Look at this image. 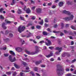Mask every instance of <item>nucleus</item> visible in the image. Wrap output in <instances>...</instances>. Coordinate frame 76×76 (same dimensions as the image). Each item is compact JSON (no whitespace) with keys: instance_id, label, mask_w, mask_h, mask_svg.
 Masks as SVG:
<instances>
[{"instance_id":"35","label":"nucleus","mask_w":76,"mask_h":76,"mask_svg":"<svg viewBox=\"0 0 76 76\" xmlns=\"http://www.w3.org/2000/svg\"><path fill=\"white\" fill-rule=\"evenodd\" d=\"M76 61V59H75L74 60H72V61L71 63H74V62H75V61Z\"/></svg>"},{"instance_id":"51","label":"nucleus","mask_w":76,"mask_h":76,"mask_svg":"<svg viewBox=\"0 0 76 76\" xmlns=\"http://www.w3.org/2000/svg\"><path fill=\"white\" fill-rule=\"evenodd\" d=\"M50 60L51 61H53L54 60V59L53 58H51Z\"/></svg>"},{"instance_id":"24","label":"nucleus","mask_w":76,"mask_h":76,"mask_svg":"<svg viewBox=\"0 0 76 76\" xmlns=\"http://www.w3.org/2000/svg\"><path fill=\"white\" fill-rule=\"evenodd\" d=\"M45 22H46V23H48V18H45Z\"/></svg>"},{"instance_id":"37","label":"nucleus","mask_w":76,"mask_h":76,"mask_svg":"<svg viewBox=\"0 0 76 76\" xmlns=\"http://www.w3.org/2000/svg\"><path fill=\"white\" fill-rule=\"evenodd\" d=\"M4 41H9V39L7 38L4 39Z\"/></svg>"},{"instance_id":"21","label":"nucleus","mask_w":76,"mask_h":76,"mask_svg":"<svg viewBox=\"0 0 76 76\" xmlns=\"http://www.w3.org/2000/svg\"><path fill=\"white\" fill-rule=\"evenodd\" d=\"M25 51L26 53H27V54H30L31 55V52H30L29 51L27 50H25Z\"/></svg>"},{"instance_id":"1","label":"nucleus","mask_w":76,"mask_h":76,"mask_svg":"<svg viewBox=\"0 0 76 76\" xmlns=\"http://www.w3.org/2000/svg\"><path fill=\"white\" fill-rule=\"evenodd\" d=\"M61 66L59 65H57V68L56 69V72L57 75L58 76H62L63 75V74L61 72L62 71L64 70V69L61 68Z\"/></svg>"},{"instance_id":"14","label":"nucleus","mask_w":76,"mask_h":76,"mask_svg":"<svg viewBox=\"0 0 76 76\" xmlns=\"http://www.w3.org/2000/svg\"><path fill=\"white\" fill-rule=\"evenodd\" d=\"M26 12L27 13H30L31 10H30L29 8H28L26 10Z\"/></svg>"},{"instance_id":"32","label":"nucleus","mask_w":76,"mask_h":76,"mask_svg":"<svg viewBox=\"0 0 76 76\" xmlns=\"http://www.w3.org/2000/svg\"><path fill=\"white\" fill-rule=\"evenodd\" d=\"M4 10V9L3 8H1L0 9V12L1 13H2V12Z\"/></svg>"},{"instance_id":"20","label":"nucleus","mask_w":76,"mask_h":76,"mask_svg":"<svg viewBox=\"0 0 76 76\" xmlns=\"http://www.w3.org/2000/svg\"><path fill=\"white\" fill-rule=\"evenodd\" d=\"M14 66H15V67L17 69H19V68L20 67V66H18V65L16 64H14Z\"/></svg>"},{"instance_id":"47","label":"nucleus","mask_w":76,"mask_h":76,"mask_svg":"<svg viewBox=\"0 0 76 76\" xmlns=\"http://www.w3.org/2000/svg\"><path fill=\"white\" fill-rule=\"evenodd\" d=\"M41 67H45V65H41Z\"/></svg>"},{"instance_id":"9","label":"nucleus","mask_w":76,"mask_h":76,"mask_svg":"<svg viewBox=\"0 0 76 76\" xmlns=\"http://www.w3.org/2000/svg\"><path fill=\"white\" fill-rule=\"evenodd\" d=\"M63 13H65V14H66V15H70V13L69 11H67L65 10H64L63 11Z\"/></svg>"},{"instance_id":"30","label":"nucleus","mask_w":76,"mask_h":76,"mask_svg":"<svg viewBox=\"0 0 76 76\" xmlns=\"http://www.w3.org/2000/svg\"><path fill=\"white\" fill-rule=\"evenodd\" d=\"M20 76H24L25 74L21 72L20 73Z\"/></svg>"},{"instance_id":"25","label":"nucleus","mask_w":76,"mask_h":76,"mask_svg":"<svg viewBox=\"0 0 76 76\" xmlns=\"http://www.w3.org/2000/svg\"><path fill=\"white\" fill-rule=\"evenodd\" d=\"M6 73L7 74V75H10L11 74L12 72H7Z\"/></svg>"},{"instance_id":"64","label":"nucleus","mask_w":76,"mask_h":76,"mask_svg":"<svg viewBox=\"0 0 76 76\" xmlns=\"http://www.w3.org/2000/svg\"><path fill=\"white\" fill-rule=\"evenodd\" d=\"M52 8L53 9H54V8H56V6L53 5V6H52Z\"/></svg>"},{"instance_id":"16","label":"nucleus","mask_w":76,"mask_h":76,"mask_svg":"<svg viewBox=\"0 0 76 76\" xmlns=\"http://www.w3.org/2000/svg\"><path fill=\"white\" fill-rule=\"evenodd\" d=\"M41 63H42V61H37L36 62V64L37 65Z\"/></svg>"},{"instance_id":"4","label":"nucleus","mask_w":76,"mask_h":76,"mask_svg":"<svg viewBox=\"0 0 76 76\" xmlns=\"http://www.w3.org/2000/svg\"><path fill=\"white\" fill-rule=\"evenodd\" d=\"M56 48V50H58L59 51V53L58 52H57L55 54L56 55H59V54H60V53L61 51V50H62V48L57 47Z\"/></svg>"},{"instance_id":"34","label":"nucleus","mask_w":76,"mask_h":76,"mask_svg":"<svg viewBox=\"0 0 76 76\" xmlns=\"http://www.w3.org/2000/svg\"><path fill=\"white\" fill-rule=\"evenodd\" d=\"M71 28L73 29H74V30H76V28H75V27L73 26H71Z\"/></svg>"},{"instance_id":"38","label":"nucleus","mask_w":76,"mask_h":76,"mask_svg":"<svg viewBox=\"0 0 76 76\" xmlns=\"http://www.w3.org/2000/svg\"><path fill=\"white\" fill-rule=\"evenodd\" d=\"M30 73H31V74L32 75V76H35V75H34V72H30Z\"/></svg>"},{"instance_id":"27","label":"nucleus","mask_w":76,"mask_h":76,"mask_svg":"<svg viewBox=\"0 0 76 76\" xmlns=\"http://www.w3.org/2000/svg\"><path fill=\"white\" fill-rule=\"evenodd\" d=\"M0 19H4V17H3V15H1L0 16Z\"/></svg>"},{"instance_id":"31","label":"nucleus","mask_w":76,"mask_h":76,"mask_svg":"<svg viewBox=\"0 0 76 76\" xmlns=\"http://www.w3.org/2000/svg\"><path fill=\"white\" fill-rule=\"evenodd\" d=\"M16 72H14L12 74V76H15L16 75Z\"/></svg>"},{"instance_id":"59","label":"nucleus","mask_w":76,"mask_h":76,"mask_svg":"<svg viewBox=\"0 0 76 76\" xmlns=\"http://www.w3.org/2000/svg\"><path fill=\"white\" fill-rule=\"evenodd\" d=\"M48 6H51L52 4V3H49L48 4Z\"/></svg>"},{"instance_id":"10","label":"nucleus","mask_w":76,"mask_h":76,"mask_svg":"<svg viewBox=\"0 0 76 76\" xmlns=\"http://www.w3.org/2000/svg\"><path fill=\"white\" fill-rule=\"evenodd\" d=\"M53 56V53L51 52H50V54L48 55H47L46 56V57H47L48 58H49V57H51Z\"/></svg>"},{"instance_id":"43","label":"nucleus","mask_w":76,"mask_h":76,"mask_svg":"<svg viewBox=\"0 0 76 76\" xmlns=\"http://www.w3.org/2000/svg\"><path fill=\"white\" fill-rule=\"evenodd\" d=\"M53 27L54 28H56L57 27V25L55 24L53 26Z\"/></svg>"},{"instance_id":"52","label":"nucleus","mask_w":76,"mask_h":76,"mask_svg":"<svg viewBox=\"0 0 76 76\" xmlns=\"http://www.w3.org/2000/svg\"><path fill=\"white\" fill-rule=\"evenodd\" d=\"M66 76H72V74H66Z\"/></svg>"},{"instance_id":"58","label":"nucleus","mask_w":76,"mask_h":76,"mask_svg":"<svg viewBox=\"0 0 76 76\" xmlns=\"http://www.w3.org/2000/svg\"><path fill=\"white\" fill-rule=\"evenodd\" d=\"M26 61H27V62H29V59L27 58H25Z\"/></svg>"},{"instance_id":"33","label":"nucleus","mask_w":76,"mask_h":76,"mask_svg":"<svg viewBox=\"0 0 76 76\" xmlns=\"http://www.w3.org/2000/svg\"><path fill=\"white\" fill-rule=\"evenodd\" d=\"M44 22L43 21V20H42L41 21V22H40L39 23V24H40V25H42L43 24V23Z\"/></svg>"},{"instance_id":"40","label":"nucleus","mask_w":76,"mask_h":76,"mask_svg":"<svg viewBox=\"0 0 76 76\" xmlns=\"http://www.w3.org/2000/svg\"><path fill=\"white\" fill-rule=\"evenodd\" d=\"M49 48L50 50H53L54 48V47H49Z\"/></svg>"},{"instance_id":"56","label":"nucleus","mask_w":76,"mask_h":76,"mask_svg":"<svg viewBox=\"0 0 76 76\" xmlns=\"http://www.w3.org/2000/svg\"><path fill=\"white\" fill-rule=\"evenodd\" d=\"M47 30L48 31H49L50 32H51V31L50 29L48 28Z\"/></svg>"},{"instance_id":"3","label":"nucleus","mask_w":76,"mask_h":76,"mask_svg":"<svg viewBox=\"0 0 76 76\" xmlns=\"http://www.w3.org/2000/svg\"><path fill=\"white\" fill-rule=\"evenodd\" d=\"M73 18H74L73 15H71L69 17L65 18V20L66 21H69V20H72Z\"/></svg>"},{"instance_id":"41","label":"nucleus","mask_w":76,"mask_h":76,"mask_svg":"<svg viewBox=\"0 0 76 76\" xmlns=\"http://www.w3.org/2000/svg\"><path fill=\"white\" fill-rule=\"evenodd\" d=\"M33 25V23H29L28 24V26H32Z\"/></svg>"},{"instance_id":"5","label":"nucleus","mask_w":76,"mask_h":76,"mask_svg":"<svg viewBox=\"0 0 76 76\" xmlns=\"http://www.w3.org/2000/svg\"><path fill=\"white\" fill-rule=\"evenodd\" d=\"M9 58L10 61H11V62H14V61H15V60H16L15 57L13 59H12V56L11 55L9 56Z\"/></svg>"},{"instance_id":"13","label":"nucleus","mask_w":76,"mask_h":76,"mask_svg":"<svg viewBox=\"0 0 76 76\" xmlns=\"http://www.w3.org/2000/svg\"><path fill=\"white\" fill-rule=\"evenodd\" d=\"M10 53L12 56H15V52H14L13 51L10 50Z\"/></svg>"},{"instance_id":"22","label":"nucleus","mask_w":76,"mask_h":76,"mask_svg":"<svg viewBox=\"0 0 76 76\" xmlns=\"http://www.w3.org/2000/svg\"><path fill=\"white\" fill-rule=\"evenodd\" d=\"M20 19H21V20H25V18H24L22 16H20Z\"/></svg>"},{"instance_id":"7","label":"nucleus","mask_w":76,"mask_h":76,"mask_svg":"<svg viewBox=\"0 0 76 76\" xmlns=\"http://www.w3.org/2000/svg\"><path fill=\"white\" fill-rule=\"evenodd\" d=\"M36 12L37 13H39V14L42 13V9L41 8H38L37 9Z\"/></svg>"},{"instance_id":"60","label":"nucleus","mask_w":76,"mask_h":76,"mask_svg":"<svg viewBox=\"0 0 76 76\" xmlns=\"http://www.w3.org/2000/svg\"><path fill=\"white\" fill-rule=\"evenodd\" d=\"M36 74L37 75V76H41L38 73H36Z\"/></svg>"},{"instance_id":"28","label":"nucleus","mask_w":76,"mask_h":76,"mask_svg":"<svg viewBox=\"0 0 76 76\" xmlns=\"http://www.w3.org/2000/svg\"><path fill=\"white\" fill-rule=\"evenodd\" d=\"M41 27V26H36V28L37 29H40Z\"/></svg>"},{"instance_id":"42","label":"nucleus","mask_w":76,"mask_h":76,"mask_svg":"<svg viewBox=\"0 0 76 76\" xmlns=\"http://www.w3.org/2000/svg\"><path fill=\"white\" fill-rule=\"evenodd\" d=\"M39 43L40 44H42L43 43H44V40L42 41H40L39 42Z\"/></svg>"},{"instance_id":"26","label":"nucleus","mask_w":76,"mask_h":76,"mask_svg":"<svg viewBox=\"0 0 76 76\" xmlns=\"http://www.w3.org/2000/svg\"><path fill=\"white\" fill-rule=\"evenodd\" d=\"M36 54L35 52H31L30 55H34V54Z\"/></svg>"},{"instance_id":"54","label":"nucleus","mask_w":76,"mask_h":76,"mask_svg":"<svg viewBox=\"0 0 76 76\" xmlns=\"http://www.w3.org/2000/svg\"><path fill=\"white\" fill-rule=\"evenodd\" d=\"M22 64H23V65H24V66H25V65H26V63H25L24 62H23V61L22 62Z\"/></svg>"},{"instance_id":"49","label":"nucleus","mask_w":76,"mask_h":76,"mask_svg":"<svg viewBox=\"0 0 76 76\" xmlns=\"http://www.w3.org/2000/svg\"><path fill=\"white\" fill-rule=\"evenodd\" d=\"M9 36L10 37H13V34H12V33H10L9 34Z\"/></svg>"},{"instance_id":"2","label":"nucleus","mask_w":76,"mask_h":76,"mask_svg":"<svg viewBox=\"0 0 76 76\" xmlns=\"http://www.w3.org/2000/svg\"><path fill=\"white\" fill-rule=\"evenodd\" d=\"M25 27L20 26L18 28V31L20 33H21L22 32H23L25 30Z\"/></svg>"},{"instance_id":"57","label":"nucleus","mask_w":76,"mask_h":76,"mask_svg":"<svg viewBox=\"0 0 76 76\" xmlns=\"http://www.w3.org/2000/svg\"><path fill=\"white\" fill-rule=\"evenodd\" d=\"M45 25L46 27H47V26H48V24H47L46 23H45Z\"/></svg>"},{"instance_id":"6","label":"nucleus","mask_w":76,"mask_h":76,"mask_svg":"<svg viewBox=\"0 0 76 76\" xmlns=\"http://www.w3.org/2000/svg\"><path fill=\"white\" fill-rule=\"evenodd\" d=\"M45 40L47 41L48 43L47 42H45L46 44V45H47L48 46L49 45H51V41L48 40V39H45Z\"/></svg>"},{"instance_id":"62","label":"nucleus","mask_w":76,"mask_h":76,"mask_svg":"<svg viewBox=\"0 0 76 76\" xmlns=\"http://www.w3.org/2000/svg\"><path fill=\"white\" fill-rule=\"evenodd\" d=\"M73 44H74V42H73V41H72L71 42V45H73Z\"/></svg>"},{"instance_id":"46","label":"nucleus","mask_w":76,"mask_h":76,"mask_svg":"<svg viewBox=\"0 0 76 76\" xmlns=\"http://www.w3.org/2000/svg\"><path fill=\"white\" fill-rule=\"evenodd\" d=\"M32 35V34L31 33H29V34L28 35V36H27V37L28 38V37H31Z\"/></svg>"},{"instance_id":"45","label":"nucleus","mask_w":76,"mask_h":76,"mask_svg":"<svg viewBox=\"0 0 76 76\" xmlns=\"http://www.w3.org/2000/svg\"><path fill=\"white\" fill-rule=\"evenodd\" d=\"M39 52V50H38V49H36V51L35 52L37 54V53H38Z\"/></svg>"},{"instance_id":"44","label":"nucleus","mask_w":76,"mask_h":76,"mask_svg":"<svg viewBox=\"0 0 76 76\" xmlns=\"http://www.w3.org/2000/svg\"><path fill=\"white\" fill-rule=\"evenodd\" d=\"M31 19L32 20H35V16H33L31 18Z\"/></svg>"},{"instance_id":"29","label":"nucleus","mask_w":76,"mask_h":76,"mask_svg":"<svg viewBox=\"0 0 76 76\" xmlns=\"http://www.w3.org/2000/svg\"><path fill=\"white\" fill-rule=\"evenodd\" d=\"M36 38L37 39H39L41 38V37L39 36H38L36 37Z\"/></svg>"},{"instance_id":"48","label":"nucleus","mask_w":76,"mask_h":76,"mask_svg":"<svg viewBox=\"0 0 76 76\" xmlns=\"http://www.w3.org/2000/svg\"><path fill=\"white\" fill-rule=\"evenodd\" d=\"M64 32L65 33V34H67L68 33V31L65 30L64 31Z\"/></svg>"},{"instance_id":"61","label":"nucleus","mask_w":76,"mask_h":76,"mask_svg":"<svg viewBox=\"0 0 76 76\" xmlns=\"http://www.w3.org/2000/svg\"><path fill=\"white\" fill-rule=\"evenodd\" d=\"M31 3H33V4H34V1L32 0H31Z\"/></svg>"},{"instance_id":"19","label":"nucleus","mask_w":76,"mask_h":76,"mask_svg":"<svg viewBox=\"0 0 76 76\" xmlns=\"http://www.w3.org/2000/svg\"><path fill=\"white\" fill-rule=\"evenodd\" d=\"M5 23L6 24H10L11 23V22L9 21H8L7 20H5Z\"/></svg>"},{"instance_id":"12","label":"nucleus","mask_w":76,"mask_h":76,"mask_svg":"<svg viewBox=\"0 0 76 76\" xmlns=\"http://www.w3.org/2000/svg\"><path fill=\"white\" fill-rule=\"evenodd\" d=\"M42 34L43 35L47 36L48 35V33L47 31H44L42 32Z\"/></svg>"},{"instance_id":"18","label":"nucleus","mask_w":76,"mask_h":76,"mask_svg":"<svg viewBox=\"0 0 76 76\" xmlns=\"http://www.w3.org/2000/svg\"><path fill=\"white\" fill-rule=\"evenodd\" d=\"M63 2H60L59 4V6L61 7V6H63Z\"/></svg>"},{"instance_id":"50","label":"nucleus","mask_w":76,"mask_h":76,"mask_svg":"<svg viewBox=\"0 0 76 76\" xmlns=\"http://www.w3.org/2000/svg\"><path fill=\"white\" fill-rule=\"evenodd\" d=\"M8 33H9V31H8V30H7L5 32L6 35H7Z\"/></svg>"},{"instance_id":"36","label":"nucleus","mask_w":76,"mask_h":76,"mask_svg":"<svg viewBox=\"0 0 76 76\" xmlns=\"http://www.w3.org/2000/svg\"><path fill=\"white\" fill-rule=\"evenodd\" d=\"M35 7L34 6L31 7V9L32 10H34L35 9Z\"/></svg>"},{"instance_id":"53","label":"nucleus","mask_w":76,"mask_h":76,"mask_svg":"<svg viewBox=\"0 0 76 76\" xmlns=\"http://www.w3.org/2000/svg\"><path fill=\"white\" fill-rule=\"evenodd\" d=\"M61 26L62 28H63V27L64 26V24H63V23H61Z\"/></svg>"},{"instance_id":"17","label":"nucleus","mask_w":76,"mask_h":76,"mask_svg":"<svg viewBox=\"0 0 76 76\" xmlns=\"http://www.w3.org/2000/svg\"><path fill=\"white\" fill-rule=\"evenodd\" d=\"M17 13L18 14H20V13H22V11H21V10H20V9L19 8H18V10L17 11Z\"/></svg>"},{"instance_id":"15","label":"nucleus","mask_w":76,"mask_h":76,"mask_svg":"<svg viewBox=\"0 0 76 76\" xmlns=\"http://www.w3.org/2000/svg\"><path fill=\"white\" fill-rule=\"evenodd\" d=\"M66 4L68 5H72L73 4V3L72 2H70L69 1L67 2Z\"/></svg>"},{"instance_id":"23","label":"nucleus","mask_w":76,"mask_h":76,"mask_svg":"<svg viewBox=\"0 0 76 76\" xmlns=\"http://www.w3.org/2000/svg\"><path fill=\"white\" fill-rule=\"evenodd\" d=\"M34 70L35 71V72H37V71H38V67H35L34 68Z\"/></svg>"},{"instance_id":"55","label":"nucleus","mask_w":76,"mask_h":76,"mask_svg":"<svg viewBox=\"0 0 76 76\" xmlns=\"http://www.w3.org/2000/svg\"><path fill=\"white\" fill-rule=\"evenodd\" d=\"M64 35V34L63 33H60V36H61Z\"/></svg>"},{"instance_id":"63","label":"nucleus","mask_w":76,"mask_h":76,"mask_svg":"<svg viewBox=\"0 0 76 76\" xmlns=\"http://www.w3.org/2000/svg\"><path fill=\"white\" fill-rule=\"evenodd\" d=\"M26 70H29V67L27 66L26 68Z\"/></svg>"},{"instance_id":"11","label":"nucleus","mask_w":76,"mask_h":76,"mask_svg":"<svg viewBox=\"0 0 76 76\" xmlns=\"http://www.w3.org/2000/svg\"><path fill=\"white\" fill-rule=\"evenodd\" d=\"M6 25V24L4 23H3L2 24V27L4 29H6V28H7V27L5 26Z\"/></svg>"},{"instance_id":"39","label":"nucleus","mask_w":76,"mask_h":76,"mask_svg":"<svg viewBox=\"0 0 76 76\" xmlns=\"http://www.w3.org/2000/svg\"><path fill=\"white\" fill-rule=\"evenodd\" d=\"M4 56L5 57H8L9 56V54H4Z\"/></svg>"},{"instance_id":"8","label":"nucleus","mask_w":76,"mask_h":76,"mask_svg":"<svg viewBox=\"0 0 76 76\" xmlns=\"http://www.w3.org/2000/svg\"><path fill=\"white\" fill-rule=\"evenodd\" d=\"M16 50L18 52H22V49L20 48H15Z\"/></svg>"}]
</instances>
